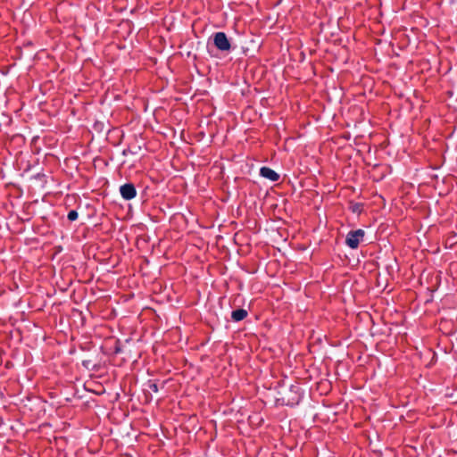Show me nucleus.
Segmentation results:
<instances>
[{
	"label": "nucleus",
	"instance_id": "423d86ee",
	"mask_svg": "<svg viewBox=\"0 0 457 457\" xmlns=\"http://www.w3.org/2000/svg\"><path fill=\"white\" fill-rule=\"evenodd\" d=\"M78 212L74 210L70 211L68 213V220L71 221H74L78 219Z\"/></svg>",
	"mask_w": 457,
	"mask_h": 457
},
{
	"label": "nucleus",
	"instance_id": "0eeeda50",
	"mask_svg": "<svg viewBox=\"0 0 457 457\" xmlns=\"http://www.w3.org/2000/svg\"><path fill=\"white\" fill-rule=\"evenodd\" d=\"M150 387L154 391V392H157V386L155 384H153L150 386Z\"/></svg>",
	"mask_w": 457,
	"mask_h": 457
},
{
	"label": "nucleus",
	"instance_id": "39448f33",
	"mask_svg": "<svg viewBox=\"0 0 457 457\" xmlns=\"http://www.w3.org/2000/svg\"><path fill=\"white\" fill-rule=\"evenodd\" d=\"M247 316V312L244 309H237L232 312L231 318L235 321H240Z\"/></svg>",
	"mask_w": 457,
	"mask_h": 457
},
{
	"label": "nucleus",
	"instance_id": "7ed1b4c3",
	"mask_svg": "<svg viewBox=\"0 0 457 457\" xmlns=\"http://www.w3.org/2000/svg\"><path fill=\"white\" fill-rule=\"evenodd\" d=\"M120 193L123 199L131 200L136 197L137 190L133 184L127 183L120 187Z\"/></svg>",
	"mask_w": 457,
	"mask_h": 457
},
{
	"label": "nucleus",
	"instance_id": "20e7f679",
	"mask_svg": "<svg viewBox=\"0 0 457 457\" xmlns=\"http://www.w3.org/2000/svg\"><path fill=\"white\" fill-rule=\"evenodd\" d=\"M260 174L263 178L268 179L273 182L278 181L279 179V175L275 170L268 167H262L260 170Z\"/></svg>",
	"mask_w": 457,
	"mask_h": 457
},
{
	"label": "nucleus",
	"instance_id": "f257e3e1",
	"mask_svg": "<svg viewBox=\"0 0 457 457\" xmlns=\"http://www.w3.org/2000/svg\"><path fill=\"white\" fill-rule=\"evenodd\" d=\"M213 44L216 48L221 52H229L231 44L224 32H216L213 35Z\"/></svg>",
	"mask_w": 457,
	"mask_h": 457
},
{
	"label": "nucleus",
	"instance_id": "f03ea898",
	"mask_svg": "<svg viewBox=\"0 0 457 457\" xmlns=\"http://www.w3.org/2000/svg\"><path fill=\"white\" fill-rule=\"evenodd\" d=\"M364 237V231L362 229H357L353 231H350L347 234L345 244L352 249H355L358 247L360 243L362 241Z\"/></svg>",
	"mask_w": 457,
	"mask_h": 457
}]
</instances>
